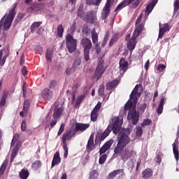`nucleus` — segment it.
<instances>
[{
    "mask_svg": "<svg viewBox=\"0 0 179 179\" xmlns=\"http://www.w3.org/2000/svg\"><path fill=\"white\" fill-rule=\"evenodd\" d=\"M130 134L129 128L122 129V131L119 133L117 144L114 148L115 155H120L123 162H127L128 159L134 156V150H129V148L127 147V145L131 142Z\"/></svg>",
    "mask_w": 179,
    "mask_h": 179,
    "instance_id": "nucleus-1",
    "label": "nucleus"
},
{
    "mask_svg": "<svg viewBox=\"0 0 179 179\" xmlns=\"http://www.w3.org/2000/svg\"><path fill=\"white\" fill-rule=\"evenodd\" d=\"M121 128H122V120H120L119 117H114L112 118V121L109 123L106 129L101 134L99 141H104L111 134V131H113L115 135H117L121 131Z\"/></svg>",
    "mask_w": 179,
    "mask_h": 179,
    "instance_id": "nucleus-2",
    "label": "nucleus"
},
{
    "mask_svg": "<svg viewBox=\"0 0 179 179\" xmlns=\"http://www.w3.org/2000/svg\"><path fill=\"white\" fill-rule=\"evenodd\" d=\"M80 45L84 48V58L86 62L90 61V50L93 47V44L92 43V41L87 38H83L80 41Z\"/></svg>",
    "mask_w": 179,
    "mask_h": 179,
    "instance_id": "nucleus-3",
    "label": "nucleus"
},
{
    "mask_svg": "<svg viewBox=\"0 0 179 179\" xmlns=\"http://www.w3.org/2000/svg\"><path fill=\"white\" fill-rule=\"evenodd\" d=\"M74 130H69L64 133L62 138V143L63 145V149H64V159H66L68 157V143H66V141H71L73 136H75L74 134Z\"/></svg>",
    "mask_w": 179,
    "mask_h": 179,
    "instance_id": "nucleus-4",
    "label": "nucleus"
},
{
    "mask_svg": "<svg viewBox=\"0 0 179 179\" xmlns=\"http://www.w3.org/2000/svg\"><path fill=\"white\" fill-rule=\"evenodd\" d=\"M66 45L69 52L72 54V52H75L76 48H78V41H76L71 34H68L66 35Z\"/></svg>",
    "mask_w": 179,
    "mask_h": 179,
    "instance_id": "nucleus-5",
    "label": "nucleus"
},
{
    "mask_svg": "<svg viewBox=\"0 0 179 179\" xmlns=\"http://www.w3.org/2000/svg\"><path fill=\"white\" fill-rule=\"evenodd\" d=\"M136 38H138V36L135 35H132L131 38L130 34H127L125 37V41H127V50L130 51L131 55H132V52H134V50L136 48V44H138V41H136Z\"/></svg>",
    "mask_w": 179,
    "mask_h": 179,
    "instance_id": "nucleus-6",
    "label": "nucleus"
},
{
    "mask_svg": "<svg viewBox=\"0 0 179 179\" xmlns=\"http://www.w3.org/2000/svg\"><path fill=\"white\" fill-rule=\"evenodd\" d=\"M103 57H104V55H103L101 57L98 58L99 63L94 74V76L96 78V80H99L106 71V69H104V59H103Z\"/></svg>",
    "mask_w": 179,
    "mask_h": 179,
    "instance_id": "nucleus-7",
    "label": "nucleus"
},
{
    "mask_svg": "<svg viewBox=\"0 0 179 179\" xmlns=\"http://www.w3.org/2000/svg\"><path fill=\"white\" fill-rule=\"evenodd\" d=\"M127 120L133 125H136L139 122V112L136 111L135 108L130 110L127 115Z\"/></svg>",
    "mask_w": 179,
    "mask_h": 179,
    "instance_id": "nucleus-8",
    "label": "nucleus"
},
{
    "mask_svg": "<svg viewBox=\"0 0 179 179\" xmlns=\"http://www.w3.org/2000/svg\"><path fill=\"white\" fill-rule=\"evenodd\" d=\"M90 124L89 123H80V122H76L75 129H73L74 131L73 134L76 135V133L78 132H85L86 129H88L90 128Z\"/></svg>",
    "mask_w": 179,
    "mask_h": 179,
    "instance_id": "nucleus-9",
    "label": "nucleus"
},
{
    "mask_svg": "<svg viewBox=\"0 0 179 179\" xmlns=\"http://www.w3.org/2000/svg\"><path fill=\"white\" fill-rule=\"evenodd\" d=\"M10 50L9 48H7L4 50H0V66H3L5 62H6V59L9 57Z\"/></svg>",
    "mask_w": 179,
    "mask_h": 179,
    "instance_id": "nucleus-10",
    "label": "nucleus"
},
{
    "mask_svg": "<svg viewBox=\"0 0 179 179\" xmlns=\"http://www.w3.org/2000/svg\"><path fill=\"white\" fill-rule=\"evenodd\" d=\"M96 145H94V134H92L87 143L86 150L87 153H90L92 150H94Z\"/></svg>",
    "mask_w": 179,
    "mask_h": 179,
    "instance_id": "nucleus-11",
    "label": "nucleus"
},
{
    "mask_svg": "<svg viewBox=\"0 0 179 179\" xmlns=\"http://www.w3.org/2000/svg\"><path fill=\"white\" fill-rule=\"evenodd\" d=\"M138 103V100L136 101L134 99L129 98V101L126 103L124 106L125 111H131V110H136V103Z\"/></svg>",
    "mask_w": 179,
    "mask_h": 179,
    "instance_id": "nucleus-12",
    "label": "nucleus"
},
{
    "mask_svg": "<svg viewBox=\"0 0 179 179\" xmlns=\"http://www.w3.org/2000/svg\"><path fill=\"white\" fill-rule=\"evenodd\" d=\"M119 69L121 75H124L128 70V61H125V59L121 58L119 63Z\"/></svg>",
    "mask_w": 179,
    "mask_h": 179,
    "instance_id": "nucleus-13",
    "label": "nucleus"
},
{
    "mask_svg": "<svg viewBox=\"0 0 179 179\" xmlns=\"http://www.w3.org/2000/svg\"><path fill=\"white\" fill-rule=\"evenodd\" d=\"M53 94L54 93L52 92V91L48 88H45L41 92V96L43 97V99L49 101L51 100V99H52Z\"/></svg>",
    "mask_w": 179,
    "mask_h": 179,
    "instance_id": "nucleus-14",
    "label": "nucleus"
},
{
    "mask_svg": "<svg viewBox=\"0 0 179 179\" xmlns=\"http://www.w3.org/2000/svg\"><path fill=\"white\" fill-rule=\"evenodd\" d=\"M42 22H33L31 25V33H34L36 31V34H41V24Z\"/></svg>",
    "mask_w": 179,
    "mask_h": 179,
    "instance_id": "nucleus-15",
    "label": "nucleus"
},
{
    "mask_svg": "<svg viewBox=\"0 0 179 179\" xmlns=\"http://www.w3.org/2000/svg\"><path fill=\"white\" fill-rule=\"evenodd\" d=\"M113 143H114V141L113 140H109L108 141H106L103 145L100 148L99 150V155H104L111 146H113Z\"/></svg>",
    "mask_w": 179,
    "mask_h": 179,
    "instance_id": "nucleus-16",
    "label": "nucleus"
},
{
    "mask_svg": "<svg viewBox=\"0 0 179 179\" xmlns=\"http://www.w3.org/2000/svg\"><path fill=\"white\" fill-rule=\"evenodd\" d=\"M141 87L138 85H136L131 94H130V99H134V103H136V100L138 101V98L141 97V92H139V88Z\"/></svg>",
    "mask_w": 179,
    "mask_h": 179,
    "instance_id": "nucleus-17",
    "label": "nucleus"
},
{
    "mask_svg": "<svg viewBox=\"0 0 179 179\" xmlns=\"http://www.w3.org/2000/svg\"><path fill=\"white\" fill-rule=\"evenodd\" d=\"M96 20H97V17L94 15L92 11L88 13L85 17V21L87 23H90L91 24L96 23Z\"/></svg>",
    "mask_w": 179,
    "mask_h": 179,
    "instance_id": "nucleus-18",
    "label": "nucleus"
},
{
    "mask_svg": "<svg viewBox=\"0 0 179 179\" xmlns=\"http://www.w3.org/2000/svg\"><path fill=\"white\" fill-rule=\"evenodd\" d=\"M16 8H17V3L13 4V8L9 10L8 15L6 19L13 22V19H15V16H16L17 13Z\"/></svg>",
    "mask_w": 179,
    "mask_h": 179,
    "instance_id": "nucleus-19",
    "label": "nucleus"
},
{
    "mask_svg": "<svg viewBox=\"0 0 179 179\" xmlns=\"http://www.w3.org/2000/svg\"><path fill=\"white\" fill-rule=\"evenodd\" d=\"M171 27L169 24L165 23L163 27H162V25L159 23V38H163V36H164V33H166V31H169Z\"/></svg>",
    "mask_w": 179,
    "mask_h": 179,
    "instance_id": "nucleus-20",
    "label": "nucleus"
},
{
    "mask_svg": "<svg viewBox=\"0 0 179 179\" xmlns=\"http://www.w3.org/2000/svg\"><path fill=\"white\" fill-rule=\"evenodd\" d=\"M118 174H121V176H124L125 173H124V169H117L114 170L113 171L109 173L107 179H114Z\"/></svg>",
    "mask_w": 179,
    "mask_h": 179,
    "instance_id": "nucleus-21",
    "label": "nucleus"
},
{
    "mask_svg": "<svg viewBox=\"0 0 179 179\" xmlns=\"http://www.w3.org/2000/svg\"><path fill=\"white\" fill-rule=\"evenodd\" d=\"M118 83H120V80L118 79H115L106 85V90H113L114 87H117L118 86Z\"/></svg>",
    "mask_w": 179,
    "mask_h": 179,
    "instance_id": "nucleus-22",
    "label": "nucleus"
},
{
    "mask_svg": "<svg viewBox=\"0 0 179 179\" xmlns=\"http://www.w3.org/2000/svg\"><path fill=\"white\" fill-rule=\"evenodd\" d=\"M157 3V0H152V1L146 6V9L145 10V15H149L152 12V10H153V8H155V6H156Z\"/></svg>",
    "mask_w": 179,
    "mask_h": 179,
    "instance_id": "nucleus-23",
    "label": "nucleus"
},
{
    "mask_svg": "<svg viewBox=\"0 0 179 179\" xmlns=\"http://www.w3.org/2000/svg\"><path fill=\"white\" fill-rule=\"evenodd\" d=\"M60 163L61 157H59V152L57 151L53 156L51 167H55V166L58 165Z\"/></svg>",
    "mask_w": 179,
    "mask_h": 179,
    "instance_id": "nucleus-24",
    "label": "nucleus"
},
{
    "mask_svg": "<svg viewBox=\"0 0 179 179\" xmlns=\"http://www.w3.org/2000/svg\"><path fill=\"white\" fill-rule=\"evenodd\" d=\"M141 174L143 179H149L152 176H153V171H152L150 168H147Z\"/></svg>",
    "mask_w": 179,
    "mask_h": 179,
    "instance_id": "nucleus-25",
    "label": "nucleus"
},
{
    "mask_svg": "<svg viewBox=\"0 0 179 179\" xmlns=\"http://www.w3.org/2000/svg\"><path fill=\"white\" fill-rule=\"evenodd\" d=\"M110 6H108V4H107V6H105L103 8V12L101 13V19H103V20H106L107 19V17H108V15H110Z\"/></svg>",
    "mask_w": 179,
    "mask_h": 179,
    "instance_id": "nucleus-26",
    "label": "nucleus"
},
{
    "mask_svg": "<svg viewBox=\"0 0 179 179\" xmlns=\"http://www.w3.org/2000/svg\"><path fill=\"white\" fill-rule=\"evenodd\" d=\"M143 24H136V29L134 31L133 35L136 36V37H139L141 34L142 33V30L143 29Z\"/></svg>",
    "mask_w": 179,
    "mask_h": 179,
    "instance_id": "nucleus-27",
    "label": "nucleus"
},
{
    "mask_svg": "<svg viewBox=\"0 0 179 179\" xmlns=\"http://www.w3.org/2000/svg\"><path fill=\"white\" fill-rule=\"evenodd\" d=\"M29 176H30V173L26 168L22 169L19 173V177L20 179H27L29 178Z\"/></svg>",
    "mask_w": 179,
    "mask_h": 179,
    "instance_id": "nucleus-28",
    "label": "nucleus"
},
{
    "mask_svg": "<svg viewBox=\"0 0 179 179\" xmlns=\"http://www.w3.org/2000/svg\"><path fill=\"white\" fill-rule=\"evenodd\" d=\"M62 111H64L63 107L55 108L53 113V118H55V120H58L62 115Z\"/></svg>",
    "mask_w": 179,
    "mask_h": 179,
    "instance_id": "nucleus-29",
    "label": "nucleus"
},
{
    "mask_svg": "<svg viewBox=\"0 0 179 179\" xmlns=\"http://www.w3.org/2000/svg\"><path fill=\"white\" fill-rule=\"evenodd\" d=\"M91 37L93 44H97L99 43V34L96 32V28H93L91 31Z\"/></svg>",
    "mask_w": 179,
    "mask_h": 179,
    "instance_id": "nucleus-30",
    "label": "nucleus"
},
{
    "mask_svg": "<svg viewBox=\"0 0 179 179\" xmlns=\"http://www.w3.org/2000/svg\"><path fill=\"white\" fill-rule=\"evenodd\" d=\"M17 152H19V145L16 144L14 148L13 149L10 154V163H13V160H15V157L17 155Z\"/></svg>",
    "mask_w": 179,
    "mask_h": 179,
    "instance_id": "nucleus-31",
    "label": "nucleus"
},
{
    "mask_svg": "<svg viewBox=\"0 0 179 179\" xmlns=\"http://www.w3.org/2000/svg\"><path fill=\"white\" fill-rule=\"evenodd\" d=\"M85 99H86V96L85 94L78 96L75 103V108H79V106H80L83 100H85Z\"/></svg>",
    "mask_w": 179,
    "mask_h": 179,
    "instance_id": "nucleus-32",
    "label": "nucleus"
},
{
    "mask_svg": "<svg viewBox=\"0 0 179 179\" xmlns=\"http://www.w3.org/2000/svg\"><path fill=\"white\" fill-rule=\"evenodd\" d=\"M102 0H85L86 5L99 6L101 3Z\"/></svg>",
    "mask_w": 179,
    "mask_h": 179,
    "instance_id": "nucleus-33",
    "label": "nucleus"
},
{
    "mask_svg": "<svg viewBox=\"0 0 179 179\" xmlns=\"http://www.w3.org/2000/svg\"><path fill=\"white\" fill-rule=\"evenodd\" d=\"M173 146V155L175 156V158L176 160H178L179 159V151H178V145H177V143H173L172 144Z\"/></svg>",
    "mask_w": 179,
    "mask_h": 179,
    "instance_id": "nucleus-34",
    "label": "nucleus"
},
{
    "mask_svg": "<svg viewBox=\"0 0 179 179\" xmlns=\"http://www.w3.org/2000/svg\"><path fill=\"white\" fill-rule=\"evenodd\" d=\"M82 64V59L80 57H77L74 59V62L72 64L73 69H77L79 68Z\"/></svg>",
    "mask_w": 179,
    "mask_h": 179,
    "instance_id": "nucleus-35",
    "label": "nucleus"
},
{
    "mask_svg": "<svg viewBox=\"0 0 179 179\" xmlns=\"http://www.w3.org/2000/svg\"><path fill=\"white\" fill-rule=\"evenodd\" d=\"M6 167H8V160H5L0 167V177H2V176H3L5 170H6Z\"/></svg>",
    "mask_w": 179,
    "mask_h": 179,
    "instance_id": "nucleus-36",
    "label": "nucleus"
},
{
    "mask_svg": "<svg viewBox=\"0 0 179 179\" xmlns=\"http://www.w3.org/2000/svg\"><path fill=\"white\" fill-rule=\"evenodd\" d=\"M41 166V161L36 160L31 164V169H33V170H34L35 171H37V170H38V169H40Z\"/></svg>",
    "mask_w": 179,
    "mask_h": 179,
    "instance_id": "nucleus-37",
    "label": "nucleus"
},
{
    "mask_svg": "<svg viewBox=\"0 0 179 179\" xmlns=\"http://www.w3.org/2000/svg\"><path fill=\"white\" fill-rule=\"evenodd\" d=\"M99 178V171L94 169L90 172L89 179H98Z\"/></svg>",
    "mask_w": 179,
    "mask_h": 179,
    "instance_id": "nucleus-38",
    "label": "nucleus"
},
{
    "mask_svg": "<svg viewBox=\"0 0 179 179\" xmlns=\"http://www.w3.org/2000/svg\"><path fill=\"white\" fill-rule=\"evenodd\" d=\"M98 117H99V112H96L94 110H92L91 112L90 118L92 122H96V121H97Z\"/></svg>",
    "mask_w": 179,
    "mask_h": 179,
    "instance_id": "nucleus-39",
    "label": "nucleus"
},
{
    "mask_svg": "<svg viewBox=\"0 0 179 179\" xmlns=\"http://www.w3.org/2000/svg\"><path fill=\"white\" fill-rule=\"evenodd\" d=\"M12 22L13 21H10V20H8L6 18L3 24V29L5 31L9 30V29H10V26H12Z\"/></svg>",
    "mask_w": 179,
    "mask_h": 179,
    "instance_id": "nucleus-40",
    "label": "nucleus"
},
{
    "mask_svg": "<svg viewBox=\"0 0 179 179\" xmlns=\"http://www.w3.org/2000/svg\"><path fill=\"white\" fill-rule=\"evenodd\" d=\"M83 34L85 36V37H87L89 34H90V29L87 25H84L82 29Z\"/></svg>",
    "mask_w": 179,
    "mask_h": 179,
    "instance_id": "nucleus-41",
    "label": "nucleus"
},
{
    "mask_svg": "<svg viewBox=\"0 0 179 179\" xmlns=\"http://www.w3.org/2000/svg\"><path fill=\"white\" fill-rule=\"evenodd\" d=\"M24 17V13H18L15 17L14 23H15V24H17V23L20 22L22 19H23Z\"/></svg>",
    "mask_w": 179,
    "mask_h": 179,
    "instance_id": "nucleus-42",
    "label": "nucleus"
},
{
    "mask_svg": "<svg viewBox=\"0 0 179 179\" xmlns=\"http://www.w3.org/2000/svg\"><path fill=\"white\" fill-rule=\"evenodd\" d=\"M64 34V27L62 26V24H59L57 26V36L59 37H62Z\"/></svg>",
    "mask_w": 179,
    "mask_h": 179,
    "instance_id": "nucleus-43",
    "label": "nucleus"
},
{
    "mask_svg": "<svg viewBox=\"0 0 179 179\" xmlns=\"http://www.w3.org/2000/svg\"><path fill=\"white\" fill-rule=\"evenodd\" d=\"M45 58L47 61H49V62H52V52L51 50H47Z\"/></svg>",
    "mask_w": 179,
    "mask_h": 179,
    "instance_id": "nucleus-44",
    "label": "nucleus"
},
{
    "mask_svg": "<svg viewBox=\"0 0 179 179\" xmlns=\"http://www.w3.org/2000/svg\"><path fill=\"white\" fill-rule=\"evenodd\" d=\"M118 40V36L117 34L113 35L109 42V47H112L113 44L115 43L116 41Z\"/></svg>",
    "mask_w": 179,
    "mask_h": 179,
    "instance_id": "nucleus-45",
    "label": "nucleus"
},
{
    "mask_svg": "<svg viewBox=\"0 0 179 179\" xmlns=\"http://www.w3.org/2000/svg\"><path fill=\"white\" fill-rule=\"evenodd\" d=\"M106 160H107V154L101 155L99 160V164H104V163H106Z\"/></svg>",
    "mask_w": 179,
    "mask_h": 179,
    "instance_id": "nucleus-46",
    "label": "nucleus"
},
{
    "mask_svg": "<svg viewBox=\"0 0 179 179\" xmlns=\"http://www.w3.org/2000/svg\"><path fill=\"white\" fill-rule=\"evenodd\" d=\"M150 124H152V120L144 119L143 122L141 124V127L143 128V127H147V125H150Z\"/></svg>",
    "mask_w": 179,
    "mask_h": 179,
    "instance_id": "nucleus-47",
    "label": "nucleus"
},
{
    "mask_svg": "<svg viewBox=\"0 0 179 179\" xmlns=\"http://www.w3.org/2000/svg\"><path fill=\"white\" fill-rule=\"evenodd\" d=\"M125 6H127V3L123 1L116 7L115 12H117V10H121V9H122V8H125Z\"/></svg>",
    "mask_w": 179,
    "mask_h": 179,
    "instance_id": "nucleus-48",
    "label": "nucleus"
},
{
    "mask_svg": "<svg viewBox=\"0 0 179 179\" xmlns=\"http://www.w3.org/2000/svg\"><path fill=\"white\" fill-rule=\"evenodd\" d=\"M19 134H15L13 137V139H12V141H11V146H15V144L16 143V142H17V141H19Z\"/></svg>",
    "mask_w": 179,
    "mask_h": 179,
    "instance_id": "nucleus-49",
    "label": "nucleus"
},
{
    "mask_svg": "<svg viewBox=\"0 0 179 179\" xmlns=\"http://www.w3.org/2000/svg\"><path fill=\"white\" fill-rule=\"evenodd\" d=\"M6 97H7L6 94H3L0 101V107H3V106L6 104Z\"/></svg>",
    "mask_w": 179,
    "mask_h": 179,
    "instance_id": "nucleus-50",
    "label": "nucleus"
},
{
    "mask_svg": "<svg viewBox=\"0 0 179 179\" xmlns=\"http://www.w3.org/2000/svg\"><path fill=\"white\" fill-rule=\"evenodd\" d=\"M143 134V129H142V127H140V126L137 127L136 131V136H141Z\"/></svg>",
    "mask_w": 179,
    "mask_h": 179,
    "instance_id": "nucleus-51",
    "label": "nucleus"
},
{
    "mask_svg": "<svg viewBox=\"0 0 179 179\" xmlns=\"http://www.w3.org/2000/svg\"><path fill=\"white\" fill-rule=\"evenodd\" d=\"M109 36L108 34H106L104 36L103 40L102 41V43L101 44V47L104 48L106 47V45L107 44V42L108 41Z\"/></svg>",
    "mask_w": 179,
    "mask_h": 179,
    "instance_id": "nucleus-52",
    "label": "nucleus"
},
{
    "mask_svg": "<svg viewBox=\"0 0 179 179\" xmlns=\"http://www.w3.org/2000/svg\"><path fill=\"white\" fill-rule=\"evenodd\" d=\"M28 113H29V110L28 109H24L23 108L22 110L20 112V117L24 118V117L27 116Z\"/></svg>",
    "mask_w": 179,
    "mask_h": 179,
    "instance_id": "nucleus-53",
    "label": "nucleus"
},
{
    "mask_svg": "<svg viewBox=\"0 0 179 179\" xmlns=\"http://www.w3.org/2000/svg\"><path fill=\"white\" fill-rule=\"evenodd\" d=\"M99 96H104V86L100 85L98 89Z\"/></svg>",
    "mask_w": 179,
    "mask_h": 179,
    "instance_id": "nucleus-54",
    "label": "nucleus"
},
{
    "mask_svg": "<svg viewBox=\"0 0 179 179\" xmlns=\"http://www.w3.org/2000/svg\"><path fill=\"white\" fill-rule=\"evenodd\" d=\"M78 17H83V6H80L77 13Z\"/></svg>",
    "mask_w": 179,
    "mask_h": 179,
    "instance_id": "nucleus-55",
    "label": "nucleus"
},
{
    "mask_svg": "<svg viewBox=\"0 0 179 179\" xmlns=\"http://www.w3.org/2000/svg\"><path fill=\"white\" fill-rule=\"evenodd\" d=\"M57 84H58V83L57 82V80H53L50 81V85H49V88L50 89H55V86H57Z\"/></svg>",
    "mask_w": 179,
    "mask_h": 179,
    "instance_id": "nucleus-56",
    "label": "nucleus"
},
{
    "mask_svg": "<svg viewBox=\"0 0 179 179\" xmlns=\"http://www.w3.org/2000/svg\"><path fill=\"white\" fill-rule=\"evenodd\" d=\"M64 131H65V124H62L60 126L59 130L57 133V136H59L62 135V133L64 132Z\"/></svg>",
    "mask_w": 179,
    "mask_h": 179,
    "instance_id": "nucleus-57",
    "label": "nucleus"
},
{
    "mask_svg": "<svg viewBox=\"0 0 179 179\" xmlns=\"http://www.w3.org/2000/svg\"><path fill=\"white\" fill-rule=\"evenodd\" d=\"M27 129V125H26V120H23L21 123V131L22 132L26 131Z\"/></svg>",
    "mask_w": 179,
    "mask_h": 179,
    "instance_id": "nucleus-58",
    "label": "nucleus"
},
{
    "mask_svg": "<svg viewBox=\"0 0 179 179\" xmlns=\"http://www.w3.org/2000/svg\"><path fill=\"white\" fill-rule=\"evenodd\" d=\"M166 69V65L164 64H159L157 67V71H159V72H163Z\"/></svg>",
    "mask_w": 179,
    "mask_h": 179,
    "instance_id": "nucleus-59",
    "label": "nucleus"
},
{
    "mask_svg": "<svg viewBox=\"0 0 179 179\" xmlns=\"http://www.w3.org/2000/svg\"><path fill=\"white\" fill-rule=\"evenodd\" d=\"M30 107V101L29 100H25L24 101L23 108L25 110H29V108Z\"/></svg>",
    "mask_w": 179,
    "mask_h": 179,
    "instance_id": "nucleus-60",
    "label": "nucleus"
},
{
    "mask_svg": "<svg viewBox=\"0 0 179 179\" xmlns=\"http://www.w3.org/2000/svg\"><path fill=\"white\" fill-rule=\"evenodd\" d=\"M173 6H174V11L178 12V10H179V1L178 0H176L174 1Z\"/></svg>",
    "mask_w": 179,
    "mask_h": 179,
    "instance_id": "nucleus-61",
    "label": "nucleus"
},
{
    "mask_svg": "<svg viewBox=\"0 0 179 179\" xmlns=\"http://www.w3.org/2000/svg\"><path fill=\"white\" fill-rule=\"evenodd\" d=\"M101 108V103L99 102L96 106L94 108L92 111H95L96 113H99V110Z\"/></svg>",
    "mask_w": 179,
    "mask_h": 179,
    "instance_id": "nucleus-62",
    "label": "nucleus"
},
{
    "mask_svg": "<svg viewBox=\"0 0 179 179\" xmlns=\"http://www.w3.org/2000/svg\"><path fill=\"white\" fill-rule=\"evenodd\" d=\"M80 85H82V83L80 81H78L73 85V89H79V87H80Z\"/></svg>",
    "mask_w": 179,
    "mask_h": 179,
    "instance_id": "nucleus-63",
    "label": "nucleus"
},
{
    "mask_svg": "<svg viewBox=\"0 0 179 179\" xmlns=\"http://www.w3.org/2000/svg\"><path fill=\"white\" fill-rule=\"evenodd\" d=\"M157 113L159 115L163 113V106H161L159 105L157 109Z\"/></svg>",
    "mask_w": 179,
    "mask_h": 179,
    "instance_id": "nucleus-64",
    "label": "nucleus"
}]
</instances>
